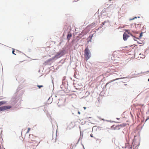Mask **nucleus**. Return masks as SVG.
Returning <instances> with one entry per match:
<instances>
[{
	"label": "nucleus",
	"mask_w": 149,
	"mask_h": 149,
	"mask_svg": "<svg viewBox=\"0 0 149 149\" xmlns=\"http://www.w3.org/2000/svg\"><path fill=\"white\" fill-rule=\"evenodd\" d=\"M142 33H141L140 34V36H142Z\"/></svg>",
	"instance_id": "nucleus-17"
},
{
	"label": "nucleus",
	"mask_w": 149,
	"mask_h": 149,
	"mask_svg": "<svg viewBox=\"0 0 149 149\" xmlns=\"http://www.w3.org/2000/svg\"><path fill=\"white\" fill-rule=\"evenodd\" d=\"M148 81H149V79H148Z\"/></svg>",
	"instance_id": "nucleus-24"
},
{
	"label": "nucleus",
	"mask_w": 149,
	"mask_h": 149,
	"mask_svg": "<svg viewBox=\"0 0 149 149\" xmlns=\"http://www.w3.org/2000/svg\"><path fill=\"white\" fill-rule=\"evenodd\" d=\"M72 36V35L71 33H69L68 34L67 36V38L68 40H70V38H71Z\"/></svg>",
	"instance_id": "nucleus-8"
},
{
	"label": "nucleus",
	"mask_w": 149,
	"mask_h": 149,
	"mask_svg": "<svg viewBox=\"0 0 149 149\" xmlns=\"http://www.w3.org/2000/svg\"><path fill=\"white\" fill-rule=\"evenodd\" d=\"M116 52H114L113 53V54H112V55H113V56L114 57H116L117 56H115V55L116 54Z\"/></svg>",
	"instance_id": "nucleus-11"
},
{
	"label": "nucleus",
	"mask_w": 149,
	"mask_h": 149,
	"mask_svg": "<svg viewBox=\"0 0 149 149\" xmlns=\"http://www.w3.org/2000/svg\"><path fill=\"white\" fill-rule=\"evenodd\" d=\"M37 87H38L39 88H40L41 87H43V85H37Z\"/></svg>",
	"instance_id": "nucleus-12"
},
{
	"label": "nucleus",
	"mask_w": 149,
	"mask_h": 149,
	"mask_svg": "<svg viewBox=\"0 0 149 149\" xmlns=\"http://www.w3.org/2000/svg\"><path fill=\"white\" fill-rule=\"evenodd\" d=\"M129 149H132V147L131 146L130 147Z\"/></svg>",
	"instance_id": "nucleus-21"
},
{
	"label": "nucleus",
	"mask_w": 149,
	"mask_h": 149,
	"mask_svg": "<svg viewBox=\"0 0 149 149\" xmlns=\"http://www.w3.org/2000/svg\"><path fill=\"white\" fill-rule=\"evenodd\" d=\"M11 108V107L9 105L7 106H4L0 107V111H4L7 109H10Z\"/></svg>",
	"instance_id": "nucleus-4"
},
{
	"label": "nucleus",
	"mask_w": 149,
	"mask_h": 149,
	"mask_svg": "<svg viewBox=\"0 0 149 149\" xmlns=\"http://www.w3.org/2000/svg\"><path fill=\"white\" fill-rule=\"evenodd\" d=\"M126 125V124H123L120 125H116L115 126L114 125H112V128H113L115 130H119L121 127H125Z\"/></svg>",
	"instance_id": "nucleus-3"
},
{
	"label": "nucleus",
	"mask_w": 149,
	"mask_h": 149,
	"mask_svg": "<svg viewBox=\"0 0 149 149\" xmlns=\"http://www.w3.org/2000/svg\"><path fill=\"white\" fill-rule=\"evenodd\" d=\"M92 36H92L91 37V39H92Z\"/></svg>",
	"instance_id": "nucleus-23"
},
{
	"label": "nucleus",
	"mask_w": 149,
	"mask_h": 149,
	"mask_svg": "<svg viewBox=\"0 0 149 149\" xmlns=\"http://www.w3.org/2000/svg\"><path fill=\"white\" fill-rule=\"evenodd\" d=\"M87 33V32H86L85 30H84L81 33L79 34V35L80 36L81 35H82V36H84Z\"/></svg>",
	"instance_id": "nucleus-6"
},
{
	"label": "nucleus",
	"mask_w": 149,
	"mask_h": 149,
	"mask_svg": "<svg viewBox=\"0 0 149 149\" xmlns=\"http://www.w3.org/2000/svg\"><path fill=\"white\" fill-rule=\"evenodd\" d=\"M129 37V36L127 34V32H125L123 35V38L125 41L127 40L128 38Z\"/></svg>",
	"instance_id": "nucleus-5"
},
{
	"label": "nucleus",
	"mask_w": 149,
	"mask_h": 149,
	"mask_svg": "<svg viewBox=\"0 0 149 149\" xmlns=\"http://www.w3.org/2000/svg\"><path fill=\"white\" fill-rule=\"evenodd\" d=\"M149 119V116L147 117V118L146 120V121Z\"/></svg>",
	"instance_id": "nucleus-16"
},
{
	"label": "nucleus",
	"mask_w": 149,
	"mask_h": 149,
	"mask_svg": "<svg viewBox=\"0 0 149 149\" xmlns=\"http://www.w3.org/2000/svg\"><path fill=\"white\" fill-rule=\"evenodd\" d=\"M13 50L12 52L13 54H15V55L16 54H15L14 53V52H15V49H13Z\"/></svg>",
	"instance_id": "nucleus-14"
},
{
	"label": "nucleus",
	"mask_w": 149,
	"mask_h": 149,
	"mask_svg": "<svg viewBox=\"0 0 149 149\" xmlns=\"http://www.w3.org/2000/svg\"><path fill=\"white\" fill-rule=\"evenodd\" d=\"M84 55L86 61L88 60L91 56V53L88 48L87 47L84 51Z\"/></svg>",
	"instance_id": "nucleus-2"
},
{
	"label": "nucleus",
	"mask_w": 149,
	"mask_h": 149,
	"mask_svg": "<svg viewBox=\"0 0 149 149\" xmlns=\"http://www.w3.org/2000/svg\"><path fill=\"white\" fill-rule=\"evenodd\" d=\"M90 136H91V137H93V135H92V134H91L90 135Z\"/></svg>",
	"instance_id": "nucleus-18"
},
{
	"label": "nucleus",
	"mask_w": 149,
	"mask_h": 149,
	"mask_svg": "<svg viewBox=\"0 0 149 149\" xmlns=\"http://www.w3.org/2000/svg\"><path fill=\"white\" fill-rule=\"evenodd\" d=\"M78 113L79 114H80V113L79 111V112H78Z\"/></svg>",
	"instance_id": "nucleus-22"
},
{
	"label": "nucleus",
	"mask_w": 149,
	"mask_h": 149,
	"mask_svg": "<svg viewBox=\"0 0 149 149\" xmlns=\"http://www.w3.org/2000/svg\"><path fill=\"white\" fill-rule=\"evenodd\" d=\"M39 139L38 137L34 136L33 134L29 135L28 142L29 143H33L34 144L37 145L39 143Z\"/></svg>",
	"instance_id": "nucleus-1"
},
{
	"label": "nucleus",
	"mask_w": 149,
	"mask_h": 149,
	"mask_svg": "<svg viewBox=\"0 0 149 149\" xmlns=\"http://www.w3.org/2000/svg\"><path fill=\"white\" fill-rule=\"evenodd\" d=\"M136 18V17H135L134 18H133L132 19H130V20H134V19L135 18Z\"/></svg>",
	"instance_id": "nucleus-15"
},
{
	"label": "nucleus",
	"mask_w": 149,
	"mask_h": 149,
	"mask_svg": "<svg viewBox=\"0 0 149 149\" xmlns=\"http://www.w3.org/2000/svg\"><path fill=\"white\" fill-rule=\"evenodd\" d=\"M102 24L103 25H104V22H103V23H102Z\"/></svg>",
	"instance_id": "nucleus-20"
},
{
	"label": "nucleus",
	"mask_w": 149,
	"mask_h": 149,
	"mask_svg": "<svg viewBox=\"0 0 149 149\" xmlns=\"http://www.w3.org/2000/svg\"><path fill=\"white\" fill-rule=\"evenodd\" d=\"M84 109L85 110L86 109V107H84Z\"/></svg>",
	"instance_id": "nucleus-19"
},
{
	"label": "nucleus",
	"mask_w": 149,
	"mask_h": 149,
	"mask_svg": "<svg viewBox=\"0 0 149 149\" xmlns=\"http://www.w3.org/2000/svg\"><path fill=\"white\" fill-rule=\"evenodd\" d=\"M30 130H31V129L30 128H28V130H27V132H26V134L28 133H29V132L30 131Z\"/></svg>",
	"instance_id": "nucleus-13"
},
{
	"label": "nucleus",
	"mask_w": 149,
	"mask_h": 149,
	"mask_svg": "<svg viewBox=\"0 0 149 149\" xmlns=\"http://www.w3.org/2000/svg\"><path fill=\"white\" fill-rule=\"evenodd\" d=\"M95 23H93L87 26V27H89L90 28H91L93 27H95Z\"/></svg>",
	"instance_id": "nucleus-7"
},
{
	"label": "nucleus",
	"mask_w": 149,
	"mask_h": 149,
	"mask_svg": "<svg viewBox=\"0 0 149 149\" xmlns=\"http://www.w3.org/2000/svg\"><path fill=\"white\" fill-rule=\"evenodd\" d=\"M6 103V102L4 101L0 102V106L2 105L5 104Z\"/></svg>",
	"instance_id": "nucleus-10"
},
{
	"label": "nucleus",
	"mask_w": 149,
	"mask_h": 149,
	"mask_svg": "<svg viewBox=\"0 0 149 149\" xmlns=\"http://www.w3.org/2000/svg\"><path fill=\"white\" fill-rule=\"evenodd\" d=\"M125 32H127V34H128L131 36H132V34L130 32V31L129 30H125Z\"/></svg>",
	"instance_id": "nucleus-9"
}]
</instances>
